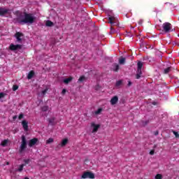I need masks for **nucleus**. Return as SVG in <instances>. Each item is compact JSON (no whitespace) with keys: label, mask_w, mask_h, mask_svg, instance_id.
<instances>
[{"label":"nucleus","mask_w":179,"mask_h":179,"mask_svg":"<svg viewBox=\"0 0 179 179\" xmlns=\"http://www.w3.org/2000/svg\"><path fill=\"white\" fill-rule=\"evenodd\" d=\"M35 20L36 17L33 16V14L27 13L26 12L24 13V15L22 13L17 15L15 19V20L17 22V23H20V24H33Z\"/></svg>","instance_id":"f257e3e1"},{"label":"nucleus","mask_w":179,"mask_h":179,"mask_svg":"<svg viewBox=\"0 0 179 179\" xmlns=\"http://www.w3.org/2000/svg\"><path fill=\"white\" fill-rule=\"evenodd\" d=\"M21 139V145L19 149V153L20 155H22V153H23V152H24V150H26L27 148V140H26V136H24V135L22 136Z\"/></svg>","instance_id":"f03ea898"},{"label":"nucleus","mask_w":179,"mask_h":179,"mask_svg":"<svg viewBox=\"0 0 179 179\" xmlns=\"http://www.w3.org/2000/svg\"><path fill=\"white\" fill-rule=\"evenodd\" d=\"M162 31L164 33H170L173 31V25L170 22H165L162 24Z\"/></svg>","instance_id":"7ed1b4c3"},{"label":"nucleus","mask_w":179,"mask_h":179,"mask_svg":"<svg viewBox=\"0 0 179 179\" xmlns=\"http://www.w3.org/2000/svg\"><path fill=\"white\" fill-rule=\"evenodd\" d=\"M81 178L86 179V178H94V173L90 171L84 172L81 176Z\"/></svg>","instance_id":"20e7f679"},{"label":"nucleus","mask_w":179,"mask_h":179,"mask_svg":"<svg viewBox=\"0 0 179 179\" xmlns=\"http://www.w3.org/2000/svg\"><path fill=\"white\" fill-rule=\"evenodd\" d=\"M9 50L10 51H16L17 50H22V45H15L13 43H11L9 46Z\"/></svg>","instance_id":"39448f33"},{"label":"nucleus","mask_w":179,"mask_h":179,"mask_svg":"<svg viewBox=\"0 0 179 179\" xmlns=\"http://www.w3.org/2000/svg\"><path fill=\"white\" fill-rule=\"evenodd\" d=\"M24 36V34H23V33L22 32H16L15 34V38H17V41L18 43H20L22 41V38Z\"/></svg>","instance_id":"423d86ee"},{"label":"nucleus","mask_w":179,"mask_h":179,"mask_svg":"<svg viewBox=\"0 0 179 179\" xmlns=\"http://www.w3.org/2000/svg\"><path fill=\"white\" fill-rule=\"evenodd\" d=\"M37 142H38V138H34L31 139L29 142V148H33V146H34V145H36L37 143Z\"/></svg>","instance_id":"0eeeda50"},{"label":"nucleus","mask_w":179,"mask_h":179,"mask_svg":"<svg viewBox=\"0 0 179 179\" xmlns=\"http://www.w3.org/2000/svg\"><path fill=\"white\" fill-rule=\"evenodd\" d=\"M91 127L94 128L92 130V134H94L99 131V128H100V124H96L94 123H92Z\"/></svg>","instance_id":"6e6552de"},{"label":"nucleus","mask_w":179,"mask_h":179,"mask_svg":"<svg viewBox=\"0 0 179 179\" xmlns=\"http://www.w3.org/2000/svg\"><path fill=\"white\" fill-rule=\"evenodd\" d=\"M22 128L24 131H29V123L26 120L22 122Z\"/></svg>","instance_id":"1a4fd4ad"},{"label":"nucleus","mask_w":179,"mask_h":179,"mask_svg":"<svg viewBox=\"0 0 179 179\" xmlns=\"http://www.w3.org/2000/svg\"><path fill=\"white\" fill-rule=\"evenodd\" d=\"M117 103H118V96H115L110 99V104L114 106V104H117Z\"/></svg>","instance_id":"9d476101"},{"label":"nucleus","mask_w":179,"mask_h":179,"mask_svg":"<svg viewBox=\"0 0 179 179\" xmlns=\"http://www.w3.org/2000/svg\"><path fill=\"white\" fill-rule=\"evenodd\" d=\"M8 12H9V10H8L6 8H2L0 7V16H3V15H6V13H8Z\"/></svg>","instance_id":"9b49d317"},{"label":"nucleus","mask_w":179,"mask_h":179,"mask_svg":"<svg viewBox=\"0 0 179 179\" xmlns=\"http://www.w3.org/2000/svg\"><path fill=\"white\" fill-rule=\"evenodd\" d=\"M108 23L111 24V26H114L115 24V17L110 16L108 17Z\"/></svg>","instance_id":"f8f14e48"},{"label":"nucleus","mask_w":179,"mask_h":179,"mask_svg":"<svg viewBox=\"0 0 179 179\" xmlns=\"http://www.w3.org/2000/svg\"><path fill=\"white\" fill-rule=\"evenodd\" d=\"M143 66V63H142V62H138L137 63V71H138V72L142 71Z\"/></svg>","instance_id":"ddd939ff"},{"label":"nucleus","mask_w":179,"mask_h":179,"mask_svg":"<svg viewBox=\"0 0 179 179\" xmlns=\"http://www.w3.org/2000/svg\"><path fill=\"white\" fill-rule=\"evenodd\" d=\"M127 59L125 57H120L119 59V64L120 65H124Z\"/></svg>","instance_id":"4468645a"},{"label":"nucleus","mask_w":179,"mask_h":179,"mask_svg":"<svg viewBox=\"0 0 179 179\" xmlns=\"http://www.w3.org/2000/svg\"><path fill=\"white\" fill-rule=\"evenodd\" d=\"M45 26L48 27H52V26H54V22H52L51 20H47L45 22Z\"/></svg>","instance_id":"2eb2a0df"},{"label":"nucleus","mask_w":179,"mask_h":179,"mask_svg":"<svg viewBox=\"0 0 179 179\" xmlns=\"http://www.w3.org/2000/svg\"><path fill=\"white\" fill-rule=\"evenodd\" d=\"M34 71H29L27 75V79H32L33 76H34Z\"/></svg>","instance_id":"dca6fc26"},{"label":"nucleus","mask_w":179,"mask_h":179,"mask_svg":"<svg viewBox=\"0 0 179 179\" xmlns=\"http://www.w3.org/2000/svg\"><path fill=\"white\" fill-rule=\"evenodd\" d=\"M172 69L173 68L171 66L164 69V73L165 75H167V73H169V72H171Z\"/></svg>","instance_id":"f3484780"},{"label":"nucleus","mask_w":179,"mask_h":179,"mask_svg":"<svg viewBox=\"0 0 179 179\" xmlns=\"http://www.w3.org/2000/svg\"><path fill=\"white\" fill-rule=\"evenodd\" d=\"M8 142H9V139H6L1 143V146H3V148H5L8 145Z\"/></svg>","instance_id":"a211bd4d"},{"label":"nucleus","mask_w":179,"mask_h":179,"mask_svg":"<svg viewBox=\"0 0 179 179\" xmlns=\"http://www.w3.org/2000/svg\"><path fill=\"white\" fill-rule=\"evenodd\" d=\"M72 79H73L72 77H69L68 78H66L64 80V83H65L66 85H68V83H69V82L72 81Z\"/></svg>","instance_id":"6ab92c4d"},{"label":"nucleus","mask_w":179,"mask_h":179,"mask_svg":"<svg viewBox=\"0 0 179 179\" xmlns=\"http://www.w3.org/2000/svg\"><path fill=\"white\" fill-rule=\"evenodd\" d=\"M48 121L50 125H54V122L55 121V117L48 118Z\"/></svg>","instance_id":"aec40b11"},{"label":"nucleus","mask_w":179,"mask_h":179,"mask_svg":"<svg viewBox=\"0 0 179 179\" xmlns=\"http://www.w3.org/2000/svg\"><path fill=\"white\" fill-rule=\"evenodd\" d=\"M141 76H142V71H136V79H141Z\"/></svg>","instance_id":"412c9836"},{"label":"nucleus","mask_w":179,"mask_h":179,"mask_svg":"<svg viewBox=\"0 0 179 179\" xmlns=\"http://www.w3.org/2000/svg\"><path fill=\"white\" fill-rule=\"evenodd\" d=\"M66 143H68V138H64L62 141L61 146H66Z\"/></svg>","instance_id":"4be33fe9"},{"label":"nucleus","mask_w":179,"mask_h":179,"mask_svg":"<svg viewBox=\"0 0 179 179\" xmlns=\"http://www.w3.org/2000/svg\"><path fill=\"white\" fill-rule=\"evenodd\" d=\"M113 71L114 72H118V71H120V65L115 64L113 68Z\"/></svg>","instance_id":"5701e85b"},{"label":"nucleus","mask_w":179,"mask_h":179,"mask_svg":"<svg viewBox=\"0 0 179 179\" xmlns=\"http://www.w3.org/2000/svg\"><path fill=\"white\" fill-rule=\"evenodd\" d=\"M121 85H122V80H120L117 81L115 83L116 87H120V86H121Z\"/></svg>","instance_id":"b1692460"},{"label":"nucleus","mask_w":179,"mask_h":179,"mask_svg":"<svg viewBox=\"0 0 179 179\" xmlns=\"http://www.w3.org/2000/svg\"><path fill=\"white\" fill-rule=\"evenodd\" d=\"M24 166H26V164H21L19 169H17V171H19L20 173H22V171H23V167H24Z\"/></svg>","instance_id":"393cba45"},{"label":"nucleus","mask_w":179,"mask_h":179,"mask_svg":"<svg viewBox=\"0 0 179 179\" xmlns=\"http://www.w3.org/2000/svg\"><path fill=\"white\" fill-rule=\"evenodd\" d=\"M41 110L43 111L44 113L48 111V106H42Z\"/></svg>","instance_id":"a878e982"},{"label":"nucleus","mask_w":179,"mask_h":179,"mask_svg":"<svg viewBox=\"0 0 179 179\" xmlns=\"http://www.w3.org/2000/svg\"><path fill=\"white\" fill-rule=\"evenodd\" d=\"M101 111H103V108H99L96 111H95L96 115H99V114H100V113H101Z\"/></svg>","instance_id":"bb28decb"},{"label":"nucleus","mask_w":179,"mask_h":179,"mask_svg":"<svg viewBox=\"0 0 179 179\" xmlns=\"http://www.w3.org/2000/svg\"><path fill=\"white\" fill-rule=\"evenodd\" d=\"M155 179H163V176H162L160 173H158L155 176Z\"/></svg>","instance_id":"cd10ccee"},{"label":"nucleus","mask_w":179,"mask_h":179,"mask_svg":"<svg viewBox=\"0 0 179 179\" xmlns=\"http://www.w3.org/2000/svg\"><path fill=\"white\" fill-rule=\"evenodd\" d=\"M52 142H54V139L52 138H50L46 141V143H52Z\"/></svg>","instance_id":"c85d7f7f"},{"label":"nucleus","mask_w":179,"mask_h":179,"mask_svg":"<svg viewBox=\"0 0 179 179\" xmlns=\"http://www.w3.org/2000/svg\"><path fill=\"white\" fill-rule=\"evenodd\" d=\"M17 89H19V86L16 85H14L13 86V92H16V90H17Z\"/></svg>","instance_id":"c756f323"},{"label":"nucleus","mask_w":179,"mask_h":179,"mask_svg":"<svg viewBox=\"0 0 179 179\" xmlns=\"http://www.w3.org/2000/svg\"><path fill=\"white\" fill-rule=\"evenodd\" d=\"M85 76H83L80 77V78L78 79V82L82 83L83 82V80H85Z\"/></svg>","instance_id":"7c9ffc66"},{"label":"nucleus","mask_w":179,"mask_h":179,"mask_svg":"<svg viewBox=\"0 0 179 179\" xmlns=\"http://www.w3.org/2000/svg\"><path fill=\"white\" fill-rule=\"evenodd\" d=\"M48 92V88H45L44 90L42 91V94L44 96L45 94H47V92Z\"/></svg>","instance_id":"2f4dec72"},{"label":"nucleus","mask_w":179,"mask_h":179,"mask_svg":"<svg viewBox=\"0 0 179 179\" xmlns=\"http://www.w3.org/2000/svg\"><path fill=\"white\" fill-rule=\"evenodd\" d=\"M101 87H100L99 85H96L95 86V88H94V89H95V90L98 91V90H100Z\"/></svg>","instance_id":"473e14b6"},{"label":"nucleus","mask_w":179,"mask_h":179,"mask_svg":"<svg viewBox=\"0 0 179 179\" xmlns=\"http://www.w3.org/2000/svg\"><path fill=\"white\" fill-rule=\"evenodd\" d=\"M173 135H175L176 138H178L179 137V134L178 132L173 131Z\"/></svg>","instance_id":"72a5a7b5"},{"label":"nucleus","mask_w":179,"mask_h":179,"mask_svg":"<svg viewBox=\"0 0 179 179\" xmlns=\"http://www.w3.org/2000/svg\"><path fill=\"white\" fill-rule=\"evenodd\" d=\"M24 162L25 163V164H29L30 163V159H24Z\"/></svg>","instance_id":"f704fd0d"},{"label":"nucleus","mask_w":179,"mask_h":179,"mask_svg":"<svg viewBox=\"0 0 179 179\" xmlns=\"http://www.w3.org/2000/svg\"><path fill=\"white\" fill-rule=\"evenodd\" d=\"M23 117H24L23 113H21V114L19 115L18 119H19V120H22V118H23Z\"/></svg>","instance_id":"c9c22d12"},{"label":"nucleus","mask_w":179,"mask_h":179,"mask_svg":"<svg viewBox=\"0 0 179 179\" xmlns=\"http://www.w3.org/2000/svg\"><path fill=\"white\" fill-rule=\"evenodd\" d=\"M150 155L151 156H153V155H155V150H151L150 151Z\"/></svg>","instance_id":"e433bc0d"},{"label":"nucleus","mask_w":179,"mask_h":179,"mask_svg":"<svg viewBox=\"0 0 179 179\" xmlns=\"http://www.w3.org/2000/svg\"><path fill=\"white\" fill-rule=\"evenodd\" d=\"M65 93H66V90L63 89L62 91V94L64 96L65 94Z\"/></svg>","instance_id":"4c0bfd02"},{"label":"nucleus","mask_w":179,"mask_h":179,"mask_svg":"<svg viewBox=\"0 0 179 179\" xmlns=\"http://www.w3.org/2000/svg\"><path fill=\"white\" fill-rule=\"evenodd\" d=\"M3 97H5V94L0 92V99H2Z\"/></svg>","instance_id":"58836bf2"},{"label":"nucleus","mask_w":179,"mask_h":179,"mask_svg":"<svg viewBox=\"0 0 179 179\" xmlns=\"http://www.w3.org/2000/svg\"><path fill=\"white\" fill-rule=\"evenodd\" d=\"M110 31L111 33H115V29L113 27H110Z\"/></svg>","instance_id":"ea45409f"},{"label":"nucleus","mask_w":179,"mask_h":179,"mask_svg":"<svg viewBox=\"0 0 179 179\" xmlns=\"http://www.w3.org/2000/svg\"><path fill=\"white\" fill-rule=\"evenodd\" d=\"M143 23V21L142 20H140L139 21H138V24H139V26H142V24Z\"/></svg>","instance_id":"a19ab883"},{"label":"nucleus","mask_w":179,"mask_h":179,"mask_svg":"<svg viewBox=\"0 0 179 179\" xmlns=\"http://www.w3.org/2000/svg\"><path fill=\"white\" fill-rule=\"evenodd\" d=\"M132 85V82H131L130 80L128 81V84L127 86H131Z\"/></svg>","instance_id":"79ce46f5"},{"label":"nucleus","mask_w":179,"mask_h":179,"mask_svg":"<svg viewBox=\"0 0 179 179\" xmlns=\"http://www.w3.org/2000/svg\"><path fill=\"white\" fill-rule=\"evenodd\" d=\"M154 135H155V136H157V135H159V131H155Z\"/></svg>","instance_id":"37998d69"},{"label":"nucleus","mask_w":179,"mask_h":179,"mask_svg":"<svg viewBox=\"0 0 179 179\" xmlns=\"http://www.w3.org/2000/svg\"><path fill=\"white\" fill-rule=\"evenodd\" d=\"M17 118V115H14V116L13 117V121H15Z\"/></svg>","instance_id":"c03bdc74"},{"label":"nucleus","mask_w":179,"mask_h":179,"mask_svg":"<svg viewBox=\"0 0 179 179\" xmlns=\"http://www.w3.org/2000/svg\"><path fill=\"white\" fill-rule=\"evenodd\" d=\"M157 148V145H154L153 149H156Z\"/></svg>","instance_id":"a18cd8bd"},{"label":"nucleus","mask_w":179,"mask_h":179,"mask_svg":"<svg viewBox=\"0 0 179 179\" xmlns=\"http://www.w3.org/2000/svg\"><path fill=\"white\" fill-rule=\"evenodd\" d=\"M152 104H154V106H156V102H153Z\"/></svg>","instance_id":"49530a36"},{"label":"nucleus","mask_w":179,"mask_h":179,"mask_svg":"<svg viewBox=\"0 0 179 179\" xmlns=\"http://www.w3.org/2000/svg\"><path fill=\"white\" fill-rule=\"evenodd\" d=\"M24 179H29V178H27V177H25Z\"/></svg>","instance_id":"de8ad7c7"},{"label":"nucleus","mask_w":179,"mask_h":179,"mask_svg":"<svg viewBox=\"0 0 179 179\" xmlns=\"http://www.w3.org/2000/svg\"><path fill=\"white\" fill-rule=\"evenodd\" d=\"M9 164V162H7V165H8Z\"/></svg>","instance_id":"09e8293b"},{"label":"nucleus","mask_w":179,"mask_h":179,"mask_svg":"<svg viewBox=\"0 0 179 179\" xmlns=\"http://www.w3.org/2000/svg\"><path fill=\"white\" fill-rule=\"evenodd\" d=\"M178 138H179V136H178Z\"/></svg>","instance_id":"8fccbe9b"}]
</instances>
